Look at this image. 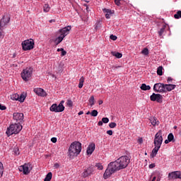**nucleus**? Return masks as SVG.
I'll list each match as a JSON object with an SVG mask.
<instances>
[{
  "mask_svg": "<svg viewBox=\"0 0 181 181\" xmlns=\"http://www.w3.org/2000/svg\"><path fill=\"white\" fill-rule=\"evenodd\" d=\"M129 163L130 160L129 157L126 156H121L115 161L111 162L103 175L104 178L107 180L110 177L112 174L117 173V171L125 169Z\"/></svg>",
  "mask_w": 181,
  "mask_h": 181,
  "instance_id": "nucleus-1",
  "label": "nucleus"
},
{
  "mask_svg": "<svg viewBox=\"0 0 181 181\" xmlns=\"http://www.w3.org/2000/svg\"><path fill=\"white\" fill-rule=\"evenodd\" d=\"M82 151V144L79 141H74L69 146L68 149V156L69 159L72 160L76 156H78Z\"/></svg>",
  "mask_w": 181,
  "mask_h": 181,
  "instance_id": "nucleus-2",
  "label": "nucleus"
},
{
  "mask_svg": "<svg viewBox=\"0 0 181 181\" xmlns=\"http://www.w3.org/2000/svg\"><path fill=\"white\" fill-rule=\"evenodd\" d=\"M23 127L20 124H11L9 127L7 128L6 134L8 136H11L12 134H16L21 132Z\"/></svg>",
  "mask_w": 181,
  "mask_h": 181,
  "instance_id": "nucleus-3",
  "label": "nucleus"
},
{
  "mask_svg": "<svg viewBox=\"0 0 181 181\" xmlns=\"http://www.w3.org/2000/svg\"><path fill=\"white\" fill-rule=\"evenodd\" d=\"M71 26H66L61 30H59V37H58L56 40L55 43L57 45H59L64 40V37L69 33V31L71 30Z\"/></svg>",
  "mask_w": 181,
  "mask_h": 181,
  "instance_id": "nucleus-4",
  "label": "nucleus"
},
{
  "mask_svg": "<svg viewBox=\"0 0 181 181\" xmlns=\"http://www.w3.org/2000/svg\"><path fill=\"white\" fill-rule=\"evenodd\" d=\"M33 67H27L26 69H23L21 74L22 79L24 81L28 82L33 75Z\"/></svg>",
  "mask_w": 181,
  "mask_h": 181,
  "instance_id": "nucleus-5",
  "label": "nucleus"
},
{
  "mask_svg": "<svg viewBox=\"0 0 181 181\" xmlns=\"http://www.w3.org/2000/svg\"><path fill=\"white\" fill-rule=\"evenodd\" d=\"M34 40L33 39L26 40L22 42V47L23 51H30L33 49Z\"/></svg>",
  "mask_w": 181,
  "mask_h": 181,
  "instance_id": "nucleus-6",
  "label": "nucleus"
},
{
  "mask_svg": "<svg viewBox=\"0 0 181 181\" xmlns=\"http://www.w3.org/2000/svg\"><path fill=\"white\" fill-rule=\"evenodd\" d=\"M162 131L160 130L155 136V139H154V144L155 146H161V144L163 143V138L162 136Z\"/></svg>",
  "mask_w": 181,
  "mask_h": 181,
  "instance_id": "nucleus-7",
  "label": "nucleus"
},
{
  "mask_svg": "<svg viewBox=\"0 0 181 181\" xmlns=\"http://www.w3.org/2000/svg\"><path fill=\"white\" fill-rule=\"evenodd\" d=\"M153 90L156 93H165V84L163 83H155Z\"/></svg>",
  "mask_w": 181,
  "mask_h": 181,
  "instance_id": "nucleus-8",
  "label": "nucleus"
},
{
  "mask_svg": "<svg viewBox=\"0 0 181 181\" xmlns=\"http://www.w3.org/2000/svg\"><path fill=\"white\" fill-rule=\"evenodd\" d=\"M11 21V18H6L4 16L0 21V37L2 36L1 30H3L6 25Z\"/></svg>",
  "mask_w": 181,
  "mask_h": 181,
  "instance_id": "nucleus-9",
  "label": "nucleus"
},
{
  "mask_svg": "<svg viewBox=\"0 0 181 181\" xmlns=\"http://www.w3.org/2000/svg\"><path fill=\"white\" fill-rule=\"evenodd\" d=\"M13 119L16 120L18 124L21 125L23 122L24 115L23 113L15 112L13 115Z\"/></svg>",
  "mask_w": 181,
  "mask_h": 181,
  "instance_id": "nucleus-10",
  "label": "nucleus"
},
{
  "mask_svg": "<svg viewBox=\"0 0 181 181\" xmlns=\"http://www.w3.org/2000/svg\"><path fill=\"white\" fill-rule=\"evenodd\" d=\"M65 107L64 105H57V104H54L52 105V107L49 108L51 112H62L64 110Z\"/></svg>",
  "mask_w": 181,
  "mask_h": 181,
  "instance_id": "nucleus-11",
  "label": "nucleus"
},
{
  "mask_svg": "<svg viewBox=\"0 0 181 181\" xmlns=\"http://www.w3.org/2000/svg\"><path fill=\"white\" fill-rule=\"evenodd\" d=\"M11 98L13 100H18L21 103H23L25 99V95L21 93V95H18V93H14L11 95Z\"/></svg>",
  "mask_w": 181,
  "mask_h": 181,
  "instance_id": "nucleus-12",
  "label": "nucleus"
},
{
  "mask_svg": "<svg viewBox=\"0 0 181 181\" xmlns=\"http://www.w3.org/2000/svg\"><path fill=\"white\" fill-rule=\"evenodd\" d=\"M150 99L153 102L156 101L159 103H163V96L162 95H160V93H153V95L150 96Z\"/></svg>",
  "mask_w": 181,
  "mask_h": 181,
  "instance_id": "nucleus-13",
  "label": "nucleus"
},
{
  "mask_svg": "<svg viewBox=\"0 0 181 181\" xmlns=\"http://www.w3.org/2000/svg\"><path fill=\"white\" fill-rule=\"evenodd\" d=\"M94 173V168L93 166H90L86 170H84L83 173H82V176L83 178H86L92 175Z\"/></svg>",
  "mask_w": 181,
  "mask_h": 181,
  "instance_id": "nucleus-14",
  "label": "nucleus"
},
{
  "mask_svg": "<svg viewBox=\"0 0 181 181\" xmlns=\"http://www.w3.org/2000/svg\"><path fill=\"white\" fill-rule=\"evenodd\" d=\"M168 178L170 180H181V171H174L168 173Z\"/></svg>",
  "mask_w": 181,
  "mask_h": 181,
  "instance_id": "nucleus-15",
  "label": "nucleus"
},
{
  "mask_svg": "<svg viewBox=\"0 0 181 181\" xmlns=\"http://www.w3.org/2000/svg\"><path fill=\"white\" fill-rule=\"evenodd\" d=\"M18 170L20 172H23L24 175H27L29 174V165L28 164H24L23 165H21L18 168Z\"/></svg>",
  "mask_w": 181,
  "mask_h": 181,
  "instance_id": "nucleus-16",
  "label": "nucleus"
},
{
  "mask_svg": "<svg viewBox=\"0 0 181 181\" xmlns=\"http://www.w3.org/2000/svg\"><path fill=\"white\" fill-rule=\"evenodd\" d=\"M34 92L39 96L41 97H46L47 96V93L45 91L44 89L41 88H34Z\"/></svg>",
  "mask_w": 181,
  "mask_h": 181,
  "instance_id": "nucleus-17",
  "label": "nucleus"
},
{
  "mask_svg": "<svg viewBox=\"0 0 181 181\" xmlns=\"http://www.w3.org/2000/svg\"><path fill=\"white\" fill-rule=\"evenodd\" d=\"M95 147L96 146L95 143H91L89 144L86 151L87 155H92V153H93L94 151L95 150Z\"/></svg>",
  "mask_w": 181,
  "mask_h": 181,
  "instance_id": "nucleus-18",
  "label": "nucleus"
},
{
  "mask_svg": "<svg viewBox=\"0 0 181 181\" xmlns=\"http://www.w3.org/2000/svg\"><path fill=\"white\" fill-rule=\"evenodd\" d=\"M165 93L170 92L176 88L175 84H165Z\"/></svg>",
  "mask_w": 181,
  "mask_h": 181,
  "instance_id": "nucleus-19",
  "label": "nucleus"
},
{
  "mask_svg": "<svg viewBox=\"0 0 181 181\" xmlns=\"http://www.w3.org/2000/svg\"><path fill=\"white\" fill-rule=\"evenodd\" d=\"M160 146H155V148L152 151V153L151 154V158H153L155 156H156Z\"/></svg>",
  "mask_w": 181,
  "mask_h": 181,
  "instance_id": "nucleus-20",
  "label": "nucleus"
},
{
  "mask_svg": "<svg viewBox=\"0 0 181 181\" xmlns=\"http://www.w3.org/2000/svg\"><path fill=\"white\" fill-rule=\"evenodd\" d=\"M103 11L104 13H105V18L107 19H110V15L113 14V12L110 9L104 8Z\"/></svg>",
  "mask_w": 181,
  "mask_h": 181,
  "instance_id": "nucleus-21",
  "label": "nucleus"
},
{
  "mask_svg": "<svg viewBox=\"0 0 181 181\" xmlns=\"http://www.w3.org/2000/svg\"><path fill=\"white\" fill-rule=\"evenodd\" d=\"M150 122H151V124L154 127L156 125H158L160 123L156 117H151L150 119Z\"/></svg>",
  "mask_w": 181,
  "mask_h": 181,
  "instance_id": "nucleus-22",
  "label": "nucleus"
},
{
  "mask_svg": "<svg viewBox=\"0 0 181 181\" xmlns=\"http://www.w3.org/2000/svg\"><path fill=\"white\" fill-rule=\"evenodd\" d=\"M85 81V77L84 76H81L79 79V83H78V88H82L83 87V83Z\"/></svg>",
  "mask_w": 181,
  "mask_h": 181,
  "instance_id": "nucleus-23",
  "label": "nucleus"
},
{
  "mask_svg": "<svg viewBox=\"0 0 181 181\" xmlns=\"http://www.w3.org/2000/svg\"><path fill=\"white\" fill-rule=\"evenodd\" d=\"M111 54L113 56V57H115L117 59H121L122 58V54L118 52H111Z\"/></svg>",
  "mask_w": 181,
  "mask_h": 181,
  "instance_id": "nucleus-24",
  "label": "nucleus"
},
{
  "mask_svg": "<svg viewBox=\"0 0 181 181\" xmlns=\"http://www.w3.org/2000/svg\"><path fill=\"white\" fill-rule=\"evenodd\" d=\"M141 89L142 90H151V86L149 85H146V83H142L141 86Z\"/></svg>",
  "mask_w": 181,
  "mask_h": 181,
  "instance_id": "nucleus-25",
  "label": "nucleus"
},
{
  "mask_svg": "<svg viewBox=\"0 0 181 181\" xmlns=\"http://www.w3.org/2000/svg\"><path fill=\"white\" fill-rule=\"evenodd\" d=\"M52 178V173L49 172L47 173V175H46L44 181H51Z\"/></svg>",
  "mask_w": 181,
  "mask_h": 181,
  "instance_id": "nucleus-26",
  "label": "nucleus"
},
{
  "mask_svg": "<svg viewBox=\"0 0 181 181\" xmlns=\"http://www.w3.org/2000/svg\"><path fill=\"white\" fill-rule=\"evenodd\" d=\"M4 170V165L1 162H0V177H3Z\"/></svg>",
  "mask_w": 181,
  "mask_h": 181,
  "instance_id": "nucleus-27",
  "label": "nucleus"
},
{
  "mask_svg": "<svg viewBox=\"0 0 181 181\" xmlns=\"http://www.w3.org/2000/svg\"><path fill=\"white\" fill-rule=\"evenodd\" d=\"M89 104L92 107L95 105V98L94 96H90L89 99Z\"/></svg>",
  "mask_w": 181,
  "mask_h": 181,
  "instance_id": "nucleus-28",
  "label": "nucleus"
},
{
  "mask_svg": "<svg viewBox=\"0 0 181 181\" xmlns=\"http://www.w3.org/2000/svg\"><path fill=\"white\" fill-rule=\"evenodd\" d=\"M43 11L45 13H48L50 11V6L48 4H45L43 7Z\"/></svg>",
  "mask_w": 181,
  "mask_h": 181,
  "instance_id": "nucleus-29",
  "label": "nucleus"
},
{
  "mask_svg": "<svg viewBox=\"0 0 181 181\" xmlns=\"http://www.w3.org/2000/svg\"><path fill=\"white\" fill-rule=\"evenodd\" d=\"M157 74L158 76H163V66H160L158 68Z\"/></svg>",
  "mask_w": 181,
  "mask_h": 181,
  "instance_id": "nucleus-30",
  "label": "nucleus"
},
{
  "mask_svg": "<svg viewBox=\"0 0 181 181\" xmlns=\"http://www.w3.org/2000/svg\"><path fill=\"white\" fill-rule=\"evenodd\" d=\"M165 28H166V26L165 25H163V27L160 29V30L158 32V33H159V35L161 37L163 35V33H165Z\"/></svg>",
  "mask_w": 181,
  "mask_h": 181,
  "instance_id": "nucleus-31",
  "label": "nucleus"
},
{
  "mask_svg": "<svg viewBox=\"0 0 181 181\" xmlns=\"http://www.w3.org/2000/svg\"><path fill=\"white\" fill-rule=\"evenodd\" d=\"M174 18H175V19L181 18V11H177V13L174 15Z\"/></svg>",
  "mask_w": 181,
  "mask_h": 181,
  "instance_id": "nucleus-32",
  "label": "nucleus"
},
{
  "mask_svg": "<svg viewBox=\"0 0 181 181\" xmlns=\"http://www.w3.org/2000/svg\"><path fill=\"white\" fill-rule=\"evenodd\" d=\"M95 167L98 168L99 170H103V165L101 163H96Z\"/></svg>",
  "mask_w": 181,
  "mask_h": 181,
  "instance_id": "nucleus-33",
  "label": "nucleus"
},
{
  "mask_svg": "<svg viewBox=\"0 0 181 181\" xmlns=\"http://www.w3.org/2000/svg\"><path fill=\"white\" fill-rule=\"evenodd\" d=\"M66 105H68L69 107H73V102L71 100V99H68V100H66Z\"/></svg>",
  "mask_w": 181,
  "mask_h": 181,
  "instance_id": "nucleus-34",
  "label": "nucleus"
},
{
  "mask_svg": "<svg viewBox=\"0 0 181 181\" xmlns=\"http://www.w3.org/2000/svg\"><path fill=\"white\" fill-rule=\"evenodd\" d=\"M90 115L92 117H97L98 115V112L95 110H93L91 112H90Z\"/></svg>",
  "mask_w": 181,
  "mask_h": 181,
  "instance_id": "nucleus-35",
  "label": "nucleus"
},
{
  "mask_svg": "<svg viewBox=\"0 0 181 181\" xmlns=\"http://www.w3.org/2000/svg\"><path fill=\"white\" fill-rule=\"evenodd\" d=\"M142 54L145 56L148 55V49L147 48H144L142 51Z\"/></svg>",
  "mask_w": 181,
  "mask_h": 181,
  "instance_id": "nucleus-36",
  "label": "nucleus"
},
{
  "mask_svg": "<svg viewBox=\"0 0 181 181\" xmlns=\"http://www.w3.org/2000/svg\"><path fill=\"white\" fill-rule=\"evenodd\" d=\"M102 122L104 124H107L110 122V119L107 118V117H104V118L102 119Z\"/></svg>",
  "mask_w": 181,
  "mask_h": 181,
  "instance_id": "nucleus-37",
  "label": "nucleus"
},
{
  "mask_svg": "<svg viewBox=\"0 0 181 181\" xmlns=\"http://www.w3.org/2000/svg\"><path fill=\"white\" fill-rule=\"evenodd\" d=\"M168 139L170 141H172L174 139V136L172 133L168 134Z\"/></svg>",
  "mask_w": 181,
  "mask_h": 181,
  "instance_id": "nucleus-38",
  "label": "nucleus"
},
{
  "mask_svg": "<svg viewBox=\"0 0 181 181\" xmlns=\"http://www.w3.org/2000/svg\"><path fill=\"white\" fill-rule=\"evenodd\" d=\"M109 127L110 128H115L117 127V123L115 122H111L109 124Z\"/></svg>",
  "mask_w": 181,
  "mask_h": 181,
  "instance_id": "nucleus-39",
  "label": "nucleus"
},
{
  "mask_svg": "<svg viewBox=\"0 0 181 181\" xmlns=\"http://www.w3.org/2000/svg\"><path fill=\"white\" fill-rule=\"evenodd\" d=\"M67 54V52L64 50V49L61 51V57H64Z\"/></svg>",
  "mask_w": 181,
  "mask_h": 181,
  "instance_id": "nucleus-40",
  "label": "nucleus"
},
{
  "mask_svg": "<svg viewBox=\"0 0 181 181\" xmlns=\"http://www.w3.org/2000/svg\"><path fill=\"white\" fill-rule=\"evenodd\" d=\"M110 39H111V40H116L117 39V36L116 35H111L110 36Z\"/></svg>",
  "mask_w": 181,
  "mask_h": 181,
  "instance_id": "nucleus-41",
  "label": "nucleus"
},
{
  "mask_svg": "<svg viewBox=\"0 0 181 181\" xmlns=\"http://www.w3.org/2000/svg\"><path fill=\"white\" fill-rule=\"evenodd\" d=\"M115 4L118 6H121V0H115Z\"/></svg>",
  "mask_w": 181,
  "mask_h": 181,
  "instance_id": "nucleus-42",
  "label": "nucleus"
},
{
  "mask_svg": "<svg viewBox=\"0 0 181 181\" xmlns=\"http://www.w3.org/2000/svg\"><path fill=\"white\" fill-rule=\"evenodd\" d=\"M0 110H6V107L2 105L1 104H0Z\"/></svg>",
  "mask_w": 181,
  "mask_h": 181,
  "instance_id": "nucleus-43",
  "label": "nucleus"
},
{
  "mask_svg": "<svg viewBox=\"0 0 181 181\" xmlns=\"http://www.w3.org/2000/svg\"><path fill=\"white\" fill-rule=\"evenodd\" d=\"M173 80V78L172 77H168V78H167V83H170L172 82Z\"/></svg>",
  "mask_w": 181,
  "mask_h": 181,
  "instance_id": "nucleus-44",
  "label": "nucleus"
},
{
  "mask_svg": "<svg viewBox=\"0 0 181 181\" xmlns=\"http://www.w3.org/2000/svg\"><path fill=\"white\" fill-rule=\"evenodd\" d=\"M107 134H109L110 136L112 135L113 134V131L112 130H108L106 132Z\"/></svg>",
  "mask_w": 181,
  "mask_h": 181,
  "instance_id": "nucleus-45",
  "label": "nucleus"
},
{
  "mask_svg": "<svg viewBox=\"0 0 181 181\" xmlns=\"http://www.w3.org/2000/svg\"><path fill=\"white\" fill-rule=\"evenodd\" d=\"M156 167V165L154 163H151L149 165V168L150 169H153Z\"/></svg>",
  "mask_w": 181,
  "mask_h": 181,
  "instance_id": "nucleus-46",
  "label": "nucleus"
},
{
  "mask_svg": "<svg viewBox=\"0 0 181 181\" xmlns=\"http://www.w3.org/2000/svg\"><path fill=\"white\" fill-rule=\"evenodd\" d=\"M51 141L53 142V143H56L57 141V139L56 137H53L52 138Z\"/></svg>",
  "mask_w": 181,
  "mask_h": 181,
  "instance_id": "nucleus-47",
  "label": "nucleus"
},
{
  "mask_svg": "<svg viewBox=\"0 0 181 181\" xmlns=\"http://www.w3.org/2000/svg\"><path fill=\"white\" fill-rule=\"evenodd\" d=\"M138 142H139V144H141L143 143V139L142 138H139L138 139Z\"/></svg>",
  "mask_w": 181,
  "mask_h": 181,
  "instance_id": "nucleus-48",
  "label": "nucleus"
},
{
  "mask_svg": "<svg viewBox=\"0 0 181 181\" xmlns=\"http://www.w3.org/2000/svg\"><path fill=\"white\" fill-rule=\"evenodd\" d=\"M98 126H103V120L100 121V122L98 123Z\"/></svg>",
  "mask_w": 181,
  "mask_h": 181,
  "instance_id": "nucleus-49",
  "label": "nucleus"
},
{
  "mask_svg": "<svg viewBox=\"0 0 181 181\" xmlns=\"http://www.w3.org/2000/svg\"><path fill=\"white\" fill-rule=\"evenodd\" d=\"M103 100H100V101H98V105H103Z\"/></svg>",
  "mask_w": 181,
  "mask_h": 181,
  "instance_id": "nucleus-50",
  "label": "nucleus"
},
{
  "mask_svg": "<svg viewBox=\"0 0 181 181\" xmlns=\"http://www.w3.org/2000/svg\"><path fill=\"white\" fill-rule=\"evenodd\" d=\"M63 49H64V48H59V49H57V52H62Z\"/></svg>",
  "mask_w": 181,
  "mask_h": 181,
  "instance_id": "nucleus-51",
  "label": "nucleus"
},
{
  "mask_svg": "<svg viewBox=\"0 0 181 181\" xmlns=\"http://www.w3.org/2000/svg\"><path fill=\"white\" fill-rule=\"evenodd\" d=\"M54 166H55L56 168H59V164L56 163V164H54Z\"/></svg>",
  "mask_w": 181,
  "mask_h": 181,
  "instance_id": "nucleus-52",
  "label": "nucleus"
},
{
  "mask_svg": "<svg viewBox=\"0 0 181 181\" xmlns=\"http://www.w3.org/2000/svg\"><path fill=\"white\" fill-rule=\"evenodd\" d=\"M83 111H81V112H79L78 113V115H83Z\"/></svg>",
  "mask_w": 181,
  "mask_h": 181,
  "instance_id": "nucleus-53",
  "label": "nucleus"
},
{
  "mask_svg": "<svg viewBox=\"0 0 181 181\" xmlns=\"http://www.w3.org/2000/svg\"><path fill=\"white\" fill-rule=\"evenodd\" d=\"M64 103V100H61V103H59V105H63V104Z\"/></svg>",
  "mask_w": 181,
  "mask_h": 181,
  "instance_id": "nucleus-54",
  "label": "nucleus"
},
{
  "mask_svg": "<svg viewBox=\"0 0 181 181\" xmlns=\"http://www.w3.org/2000/svg\"><path fill=\"white\" fill-rule=\"evenodd\" d=\"M119 68H121V66H115V69H118Z\"/></svg>",
  "mask_w": 181,
  "mask_h": 181,
  "instance_id": "nucleus-55",
  "label": "nucleus"
},
{
  "mask_svg": "<svg viewBox=\"0 0 181 181\" xmlns=\"http://www.w3.org/2000/svg\"><path fill=\"white\" fill-rule=\"evenodd\" d=\"M169 142H170V141H169L168 139L165 141V143L166 144H168Z\"/></svg>",
  "mask_w": 181,
  "mask_h": 181,
  "instance_id": "nucleus-56",
  "label": "nucleus"
},
{
  "mask_svg": "<svg viewBox=\"0 0 181 181\" xmlns=\"http://www.w3.org/2000/svg\"><path fill=\"white\" fill-rule=\"evenodd\" d=\"M156 177H153L152 181H156Z\"/></svg>",
  "mask_w": 181,
  "mask_h": 181,
  "instance_id": "nucleus-57",
  "label": "nucleus"
},
{
  "mask_svg": "<svg viewBox=\"0 0 181 181\" xmlns=\"http://www.w3.org/2000/svg\"><path fill=\"white\" fill-rule=\"evenodd\" d=\"M54 21H55L54 20H51V21H49L50 23L54 22Z\"/></svg>",
  "mask_w": 181,
  "mask_h": 181,
  "instance_id": "nucleus-58",
  "label": "nucleus"
},
{
  "mask_svg": "<svg viewBox=\"0 0 181 181\" xmlns=\"http://www.w3.org/2000/svg\"><path fill=\"white\" fill-rule=\"evenodd\" d=\"M90 114H91V113L89 111L86 113V115H90Z\"/></svg>",
  "mask_w": 181,
  "mask_h": 181,
  "instance_id": "nucleus-59",
  "label": "nucleus"
},
{
  "mask_svg": "<svg viewBox=\"0 0 181 181\" xmlns=\"http://www.w3.org/2000/svg\"><path fill=\"white\" fill-rule=\"evenodd\" d=\"M177 127H176V126H175V127H174V129H177Z\"/></svg>",
  "mask_w": 181,
  "mask_h": 181,
  "instance_id": "nucleus-60",
  "label": "nucleus"
},
{
  "mask_svg": "<svg viewBox=\"0 0 181 181\" xmlns=\"http://www.w3.org/2000/svg\"><path fill=\"white\" fill-rule=\"evenodd\" d=\"M157 181H160V179H158Z\"/></svg>",
  "mask_w": 181,
  "mask_h": 181,
  "instance_id": "nucleus-61",
  "label": "nucleus"
},
{
  "mask_svg": "<svg viewBox=\"0 0 181 181\" xmlns=\"http://www.w3.org/2000/svg\"><path fill=\"white\" fill-rule=\"evenodd\" d=\"M145 155H147V153H145Z\"/></svg>",
  "mask_w": 181,
  "mask_h": 181,
  "instance_id": "nucleus-62",
  "label": "nucleus"
},
{
  "mask_svg": "<svg viewBox=\"0 0 181 181\" xmlns=\"http://www.w3.org/2000/svg\"><path fill=\"white\" fill-rule=\"evenodd\" d=\"M0 81H1V78H0Z\"/></svg>",
  "mask_w": 181,
  "mask_h": 181,
  "instance_id": "nucleus-63",
  "label": "nucleus"
}]
</instances>
